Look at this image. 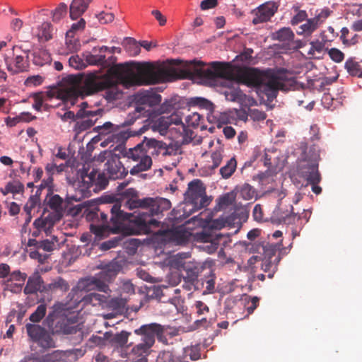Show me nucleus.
<instances>
[{
    "mask_svg": "<svg viewBox=\"0 0 362 362\" xmlns=\"http://www.w3.org/2000/svg\"><path fill=\"white\" fill-rule=\"evenodd\" d=\"M184 66L185 78L196 77L211 85H216L218 79H223L227 84L235 81L257 87L269 101L276 98L279 90H287L282 77L255 68H233L228 63L219 62H213L206 66L203 62L196 60L186 62Z\"/></svg>",
    "mask_w": 362,
    "mask_h": 362,
    "instance_id": "1",
    "label": "nucleus"
},
{
    "mask_svg": "<svg viewBox=\"0 0 362 362\" xmlns=\"http://www.w3.org/2000/svg\"><path fill=\"white\" fill-rule=\"evenodd\" d=\"M123 207L125 209H138L133 213L124 212L121 210V205L115 204L110 209L112 221H115L117 218L122 217L123 221H129L126 226L128 231L127 235L146 234L151 231V226H158L159 222L153 218L165 211L171 208V202L165 198L146 197L144 199H127Z\"/></svg>",
    "mask_w": 362,
    "mask_h": 362,
    "instance_id": "2",
    "label": "nucleus"
},
{
    "mask_svg": "<svg viewBox=\"0 0 362 362\" xmlns=\"http://www.w3.org/2000/svg\"><path fill=\"white\" fill-rule=\"evenodd\" d=\"M113 73L118 82L125 88L157 84L175 78L173 70L156 67L151 62L119 64Z\"/></svg>",
    "mask_w": 362,
    "mask_h": 362,
    "instance_id": "3",
    "label": "nucleus"
},
{
    "mask_svg": "<svg viewBox=\"0 0 362 362\" xmlns=\"http://www.w3.org/2000/svg\"><path fill=\"white\" fill-rule=\"evenodd\" d=\"M69 80L71 83L64 90V98L70 100L72 104L78 97L83 98L84 95L110 88L116 84L113 78L109 76L99 77L93 74L86 76L82 86L78 84L77 79L72 76L69 77Z\"/></svg>",
    "mask_w": 362,
    "mask_h": 362,
    "instance_id": "4",
    "label": "nucleus"
},
{
    "mask_svg": "<svg viewBox=\"0 0 362 362\" xmlns=\"http://www.w3.org/2000/svg\"><path fill=\"white\" fill-rule=\"evenodd\" d=\"M320 148L316 144L310 146L308 152H305V157L298 165L299 175L305 178L312 185V191L315 194L322 192V188L318 185L321 181V175L318 170Z\"/></svg>",
    "mask_w": 362,
    "mask_h": 362,
    "instance_id": "5",
    "label": "nucleus"
},
{
    "mask_svg": "<svg viewBox=\"0 0 362 362\" xmlns=\"http://www.w3.org/2000/svg\"><path fill=\"white\" fill-rule=\"evenodd\" d=\"M88 221H94L96 220L98 222H101L98 224L91 223L90 225V230L91 233H94L98 237H103L108 235L110 233H119L128 231L125 225H123L122 217H118L115 221H112V217L110 221L107 220V215L103 211L100 209L89 211L86 216Z\"/></svg>",
    "mask_w": 362,
    "mask_h": 362,
    "instance_id": "6",
    "label": "nucleus"
},
{
    "mask_svg": "<svg viewBox=\"0 0 362 362\" xmlns=\"http://www.w3.org/2000/svg\"><path fill=\"white\" fill-rule=\"evenodd\" d=\"M163 325L158 323H150L141 326L139 329L134 330V333L141 336L142 342L138 344L132 349V352L135 354H143L147 353L155 343V338L165 345L170 343L168 339L162 336L163 330Z\"/></svg>",
    "mask_w": 362,
    "mask_h": 362,
    "instance_id": "7",
    "label": "nucleus"
},
{
    "mask_svg": "<svg viewBox=\"0 0 362 362\" xmlns=\"http://www.w3.org/2000/svg\"><path fill=\"white\" fill-rule=\"evenodd\" d=\"M149 139L145 137L142 142L138 144L134 148H130L124 151V157L134 161H139V163L130 170V173L133 175L148 170L152 165V159L147 154L148 149L151 148V145L147 142Z\"/></svg>",
    "mask_w": 362,
    "mask_h": 362,
    "instance_id": "8",
    "label": "nucleus"
},
{
    "mask_svg": "<svg viewBox=\"0 0 362 362\" xmlns=\"http://www.w3.org/2000/svg\"><path fill=\"white\" fill-rule=\"evenodd\" d=\"M89 290L90 288H85V282H78L76 286L71 289L69 296L75 305L81 304V308L88 305L105 307L107 303V296L98 293H85V291Z\"/></svg>",
    "mask_w": 362,
    "mask_h": 362,
    "instance_id": "9",
    "label": "nucleus"
},
{
    "mask_svg": "<svg viewBox=\"0 0 362 362\" xmlns=\"http://www.w3.org/2000/svg\"><path fill=\"white\" fill-rule=\"evenodd\" d=\"M185 195L187 205H191L190 211H197L209 204V200L206 195V188L199 179H194L188 184Z\"/></svg>",
    "mask_w": 362,
    "mask_h": 362,
    "instance_id": "10",
    "label": "nucleus"
},
{
    "mask_svg": "<svg viewBox=\"0 0 362 362\" xmlns=\"http://www.w3.org/2000/svg\"><path fill=\"white\" fill-rule=\"evenodd\" d=\"M118 269L115 264H108L102 271L94 277L90 279H85L79 282H85V288H88L93 285L95 289L104 292L105 295H109L110 289L107 283L114 279L117 274Z\"/></svg>",
    "mask_w": 362,
    "mask_h": 362,
    "instance_id": "11",
    "label": "nucleus"
},
{
    "mask_svg": "<svg viewBox=\"0 0 362 362\" xmlns=\"http://www.w3.org/2000/svg\"><path fill=\"white\" fill-rule=\"evenodd\" d=\"M161 102V95L152 91H144L137 93L134 97L136 112L144 117H150L153 108Z\"/></svg>",
    "mask_w": 362,
    "mask_h": 362,
    "instance_id": "12",
    "label": "nucleus"
},
{
    "mask_svg": "<svg viewBox=\"0 0 362 362\" xmlns=\"http://www.w3.org/2000/svg\"><path fill=\"white\" fill-rule=\"evenodd\" d=\"M25 329L30 340L40 347L44 349L55 347V342L51 333L45 327L38 324L27 323Z\"/></svg>",
    "mask_w": 362,
    "mask_h": 362,
    "instance_id": "13",
    "label": "nucleus"
},
{
    "mask_svg": "<svg viewBox=\"0 0 362 362\" xmlns=\"http://www.w3.org/2000/svg\"><path fill=\"white\" fill-rule=\"evenodd\" d=\"M201 240L204 243V250L209 254L214 253L218 249L221 241L226 238L217 231L211 230L202 233L200 235Z\"/></svg>",
    "mask_w": 362,
    "mask_h": 362,
    "instance_id": "14",
    "label": "nucleus"
},
{
    "mask_svg": "<svg viewBox=\"0 0 362 362\" xmlns=\"http://www.w3.org/2000/svg\"><path fill=\"white\" fill-rule=\"evenodd\" d=\"M11 59H6L7 69L12 74L25 72L29 68V57H24L21 53H13Z\"/></svg>",
    "mask_w": 362,
    "mask_h": 362,
    "instance_id": "15",
    "label": "nucleus"
},
{
    "mask_svg": "<svg viewBox=\"0 0 362 362\" xmlns=\"http://www.w3.org/2000/svg\"><path fill=\"white\" fill-rule=\"evenodd\" d=\"M277 8L278 6L274 2H267L259 6L253 11L255 17L252 19V23L257 25L269 21L277 11Z\"/></svg>",
    "mask_w": 362,
    "mask_h": 362,
    "instance_id": "16",
    "label": "nucleus"
},
{
    "mask_svg": "<svg viewBox=\"0 0 362 362\" xmlns=\"http://www.w3.org/2000/svg\"><path fill=\"white\" fill-rule=\"evenodd\" d=\"M104 170L107 172L109 178L112 180L122 179L128 173L119 158L117 157H111L107 160Z\"/></svg>",
    "mask_w": 362,
    "mask_h": 362,
    "instance_id": "17",
    "label": "nucleus"
},
{
    "mask_svg": "<svg viewBox=\"0 0 362 362\" xmlns=\"http://www.w3.org/2000/svg\"><path fill=\"white\" fill-rule=\"evenodd\" d=\"M147 142L152 148L157 150L158 153L163 156H175L177 153V148L173 144L167 145L165 143L155 139H150Z\"/></svg>",
    "mask_w": 362,
    "mask_h": 362,
    "instance_id": "18",
    "label": "nucleus"
},
{
    "mask_svg": "<svg viewBox=\"0 0 362 362\" xmlns=\"http://www.w3.org/2000/svg\"><path fill=\"white\" fill-rule=\"evenodd\" d=\"M204 267L199 263L187 262L183 265V270L185 274L183 275L185 279L199 282L198 277L203 271Z\"/></svg>",
    "mask_w": 362,
    "mask_h": 362,
    "instance_id": "19",
    "label": "nucleus"
},
{
    "mask_svg": "<svg viewBox=\"0 0 362 362\" xmlns=\"http://www.w3.org/2000/svg\"><path fill=\"white\" fill-rule=\"evenodd\" d=\"M90 0H73L70 5L69 13L72 20L77 19L87 10Z\"/></svg>",
    "mask_w": 362,
    "mask_h": 362,
    "instance_id": "20",
    "label": "nucleus"
},
{
    "mask_svg": "<svg viewBox=\"0 0 362 362\" xmlns=\"http://www.w3.org/2000/svg\"><path fill=\"white\" fill-rule=\"evenodd\" d=\"M165 237L175 245H182L187 241L188 235L185 229L175 228L165 232Z\"/></svg>",
    "mask_w": 362,
    "mask_h": 362,
    "instance_id": "21",
    "label": "nucleus"
},
{
    "mask_svg": "<svg viewBox=\"0 0 362 362\" xmlns=\"http://www.w3.org/2000/svg\"><path fill=\"white\" fill-rule=\"evenodd\" d=\"M103 52H99L98 47H93L92 53L86 55V61L90 65L109 66L110 63L106 60Z\"/></svg>",
    "mask_w": 362,
    "mask_h": 362,
    "instance_id": "22",
    "label": "nucleus"
},
{
    "mask_svg": "<svg viewBox=\"0 0 362 362\" xmlns=\"http://www.w3.org/2000/svg\"><path fill=\"white\" fill-rule=\"evenodd\" d=\"M264 165L270 173H276L279 168V154L276 151H267L264 156Z\"/></svg>",
    "mask_w": 362,
    "mask_h": 362,
    "instance_id": "23",
    "label": "nucleus"
},
{
    "mask_svg": "<svg viewBox=\"0 0 362 362\" xmlns=\"http://www.w3.org/2000/svg\"><path fill=\"white\" fill-rule=\"evenodd\" d=\"M42 284L43 281L40 275L35 274L30 276L24 288V293L25 294L36 293L37 291H41Z\"/></svg>",
    "mask_w": 362,
    "mask_h": 362,
    "instance_id": "24",
    "label": "nucleus"
},
{
    "mask_svg": "<svg viewBox=\"0 0 362 362\" xmlns=\"http://www.w3.org/2000/svg\"><path fill=\"white\" fill-rule=\"evenodd\" d=\"M55 221L53 217L49 214L46 217H40L35 220L33 226L38 230H43L46 234L50 233L51 229L53 228Z\"/></svg>",
    "mask_w": 362,
    "mask_h": 362,
    "instance_id": "25",
    "label": "nucleus"
},
{
    "mask_svg": "<svg viewBox=\"0 0 362 362\" xmlns=\"http://www.w3.org/2000/svg\"><path fill=\"white\" fill-rule=\"evenodd\" d=\"M33 63L37 66H44L52 61L51 55L47 50L39 49L33 53Z\"/></svg>",
    "mask_w": 362,
    "mask_h": 362,
    "instance_id": "26",
    "label": "nucleus"
},
{
    "mask_svg": "<svg viewBox=\"0 0 362 362\" xmlns=\"http://www.w3.org/2000/svg\"><path fill=\"white\" fill-rule=\"evenodd\" d=\"M237 168V160L235 157L227 160L226 163L220 168L219 173L223 179L230 178Z\"/></svg>",
    "mask_w": 362,
    "mask_h": 362,
    "instance_id": "27",
    "label": "nucleus"
},
{
    "mask_svg": "<svg viewBox=\"0 0 362 362\" xmlns=\"http://www.w3.org/2000/svg\"><path fill=\"white\" fill-rule=\"evenodd\" d=\"M344 67L351 76L362 78V66L354 58L348 59Z\"/></svg>",
    "mask_w": 362,
    "mask_h": 362,
    "instance_id": "28",
    "label": "nucleus"
},
{
    "mask_svg": "<svg viewBox=\"0 0 362 362\" xmlns=\"http://www.w3.org/2000/svg\"><path fill=\"white\" fill-rule=\"evenodd\" d=\"M294 33L290 28H282L274 33V38L285 44H288L294 39Z\"/></svg>",
    "mask_w": 362,
    "mask_h": 362,
    "instance_id": "29",
    "label": "nucleus"
},
{
    "mask_svg": "<svg viewBox=\"0 0 362 362\" xmlns=\"http://www.w3.org/2000/svg\"><path fill=\"white\" fill-rule=\"evenodd\" d=\"M122 45L130 56H136L141 52L139 43L132 37H125Z\"/></svg>",
    "mask_w": 362,
    "mask_h": 362,
    "instance_id": "30",
    "label": "nucleus"
},
{
    "mask_svg": "<svg viewBox=\"0 0 362 362\" xmlns=\"http://www.w3.org/2000/svg\"><path fill=\"white\" fill-rule=\"evenodd\" d=\"M100 173L94 168H93L90 172L88 170H84L81 173V177L82 182L83 183V186L86 189H89L93 186L94 181L95 178H97L98 175Z\"/></svg>",
    "mask_w": 362,
    "mask_h": 362,
    "instance_id": "31",
    "label": "nucleus"
},
{
    "mask_svg": "<svg viewBox=\"0 0 362 362\" xmlns=\"http://www.w3.org/2000/svg\"><path fill=\"white\" fill-rule=\"evenodd\" d=\"M88 107V104L86 102H82L80 105V109L76 112V116L78 117L83 118L102 115L103 110L98 109L96 110H87Z\"/></svg>",
    "mask_w": 362,
    "mask_h": 362,
    "instance_id": "32",
    "label": "nucleus"
},
{
    "mask_svg": "<svg viewBox=\"0 0 362 362\" xmlns=\"http://www.w3.org/2000/svg\"><path fill=\"white\" fill-rule=\"evenodd\" d=\"M318 28L317 23L313 18L308 19L306 22L301 25L297 30L298 35H310L314 31Z\"/></svg>",
    "mask_w": 362,
    "mask_h": 362,
    "instance_id": "33",
    "label": "nucleus"
},
{
    "mask_svg": "<svg viewBox=\"0 0 362 362\" xmlns=\"http://www.w3.org/2000/svg\"><path fill=\"white\" fill-rule=\"evenodd\" d=\"M47 305L45 303L40 304L35 310L30 315L29 320L32 324L39 323L46 315Z\"/></svg>",
    "mask_w": 362,
    "mask_h": 362,
    "instance_id": "34",
    "label": "nucleus"
},
{
    "mask_svg": "<svg viewBox=\"0 0 362 362\" xmlns=\"http://www.w3.org/2000/svg\"><path fill=\"white\" fill-rule=\"evenodd\" d=\"M24 186L19 180H13L6 184L1 192L6 195L8 193L18 194L23 191Z\"/></svg>",
    "mask_w": 362,
    "mask_h": 362,
    "instance_id": "35",
    "label": "nucleus"
},
{
    "mask_svg": "<svg viewBox=\"0 0 362 362\" xmlns=\"http://www.w3.org/2000/svg\"><path fill=\"white\" fill-rule=\"evenodd\" d=\"M26 277L27 275L25 273H22L19 270H16L10 273L8 281H17V283L15 284V291H20L21 289L22 285L24 284L26 279Z\"/></svg>",
    "mask_w": 362,
    "mask_h": 362,
    "instance_id": "36",
    "label": "nucleus"
},
{
    "mask_svg": "<svg viewBox=\"0 0 362 362\" xmlns=\"http://www.w3.org/2000/svg\"><path fill=\"white\" fill-rule=\"evenodd\" d=\"M281 243H267L263 246V254L264 258L268 260H272V257L276 255L277 251L280 250Z\"/></svg>",
    "mask_w": 362,
    "mask_h": 362,
    "instance_id": "37",
    "label": "nucleus"
},
{
    "mask_svg": "<svg viewBox=\"0 0 362 362\" xmlns=\"http://www.w3.org/2000/svg\"><path fill=\"white\" fill-rule=\"evenodd\" d=\"M35 117L31 116V115L28 112H23L20 116L16 117H8L5 119V122L8 127H14L16 126L19 122L24 120V121H31L33 119H35Z\"/></svg>",
    "mask_w": 362,
    "mask_h": 362,
    "instance_id": "38",
    "label": "nucleus"
},
{
    "mask_svg": "<svg viewBox=\"0 0 362 362\" xmlns=\"http://www.w3.org/2000/svg\"><path fill=\"white\" fill-rule=\"evenodd\" d=\"M226 98L228 100L234 102H242L246 98V95L239 89H230L225 92Z\"/></svg>",
    "mask_w": 362,
    "mask_h": 362,
    "instance_id": "39",
    "label": "nucleus"
},
{
    "mask_svg": "<svg viewBox=\"0 0 362 362\" xmlns=\"http://www.w3.org/2000/svg\"><path fill=\"white\" fill-rule=\"evenodd\" d=\"M67 13V5L64 3H60L58 6L52 11L53 22L58 23L66 16Z\"/></svg>",
    "mask_w": 362,
    "mask_h": 362,
    "instance_id": "40",
    "label": "nucleus"
},
{
    "mask_svg": "<svg viewBox=\"0 0 362 362\" xmlns=\"http://www.w3.org/2000/svg\"><path fill=\"white\" fill-rule=\"evenodd\" d=\"M240 194L245 200H250L256 196V191L253 187L245 183L240 188Z\"/></svg>",
    "mask_w": 362,
    "mask_h": 362,
    "instance_id": "41",
    "label": "nucleus"
},
{
    "mask_svg": "<svg viewBox=\"0 0 362 362\" xmlns=\"http://www.w3.org/2000/svg\"><path fill=\"white\" fill-rule=\"evenodd\" d=\"M129 334L130 333L127 331H122L114 335L111 341L118 346L123 347L127 344Z\"/></svg>",
    "mask_w": 362,
    "mask_h": 362,
    "instance_id": "42",
    "label": "nucleus"
},
{
    "mask_svg": "<svg viewBox=\"0 0 362 362\" xmlns=\"http://www.w3.org/2000/svg\"><path fill=\"white\" fill-rule=\"evenodd\" d=\"M310 48L308 52V54L313 58L320 59V57H315V53L320 54L325 49V43L318 40L310 42Z\"/></svg>",
    "mask_w": 362,
    "mask_h": 362,
    "instance_id": "43",
    "label": "nucleus"
},
{
    "mask_svg": "<svg viewBox=\"0 0 362 362\" xmlns=\"http://www.w3.org/2000/svg\"><path fill=\"white\" fill-rule=\"evenodd\" d=\"M109 297L110 295H107V303L105 306L112 308L115 310H120L124 308L126 299L115 298L109 300Z\"/></svg>",
    "mask_w": 362,
    "mask_h": 362,
    "instance_id": "44",
    "label": "nucleus"
},
{
    "mask_svg": "<svg viewBox=\"0 0 362 362\" xmlns=\"http://www.w3.org/2000/svg\"><path fill=\"white\" fill-rule=\"evenodd\" d=\"M40 40L48 41L52 39L51 24L49 23H43L40 27V33L37 34Z\"/></svg>",
    "mask_w": 362,
    "mask_h": 362,
    "instance_id": "45",
    "label": "nucleus"
},
{
    "mask_svg": "<svg viewBox=\"0 0 362 362\" xmlns=\"http://www.w3.org/2000/svg\"><path fill=\"white\" fill-rule=\"evenodd\" d=\"M183 355L185 356V358H187L189 357L192 361H197L201 356L200 350L197 346H192L185 348Z\"/></svg>",
    "mask_w": 362,
    "mask_h": 362,
    "instance_id": "46",
    "label": "nucleus"
},
{
    "mask_svg": "<svg viewBox=\"0 0 362 362\" xmlns=\"http://www.w3.org/2000/svg\"><path fill=\"white\" fill-rule=\"evenodd\" d=\"M116 126L110 122H105L103 125H99L94 128V131L99 134H108L114 132Z\"/></svg>",
    "mask_w": 362,
    "mask_h": 362,
    "instance_id": "47",
    "label": "nucleus"
},
{
    "mask_svg": "<svg viewBox=\"0 0 362 362\" xmlns=\"http://www.w3.org/2000/svg\"><path fill=\"white\" fill-rule=\"evenodd\" d=\"M49 287L52 290L59 289L62 291H67L69 288V285L66 280L62 277H58L49 285Z\"/></svg>",
    "mask_w": 362,
    "mask_h": 362,
    "instance_id": "48",
    "label": "nucleus"
},
{
    "mask_svg": "<svg viewBox=\"0 0 362 362\" xmlns=\"http://www.w3.org/2000/svg\"><path fill=\"white\" fill-rule=\"evenodd\" d=\"M62 204L63 199L58 194L52 196L48 201L49 207L56 211H59L62 209Z\"/></svg>",
    "mask_w": 362,
    "mask_h": 362,
    "instance_id": "49",
    "label": "nucleus"
},
{
    "mask_svg": "<svg viewBox=\"0 0 362 362\" xmlns=\"http://www.w3.org/2000/svg\"><path fill=\"white\" fill-rule=\"evenodd\" d=\"M201 120H203L202 116L197 112H192L187 115L185 122L189 127H197L199 125Z\"/></svg>",
    "mask_w": 362,
    "mask_h": 362,
    "instance_id": "50",
    "label": "nucleus"
},
{
    "mask_svg": "<svg viewBox=\"0 0 362 362\" xmlns=\"http://www.w3.org/2000/svg\"><path fill=\"white\" fill-rule=\"evenodd\" d=\"M332 11L329 8H322L315 16L313 18L315 23H317L318 27L323 23L325 20L332 13Z\"/></svg>",
    "mask_w": 362,
    "mask_h": 362,
    "instance_id": "51",
    "label": "nucleus"
},
{
    "mask_svg": "<svg viewBox=\"0 0 362 362\" xmlns=\"http://www.w3.org/2000/svg\"><path fill=\"white\" fill-rule=\"evenodd\" d=\"M293 10L297 12V13L291 18V23L293 25H297L303 21H305L307 17L308 14L304 10H299L298 7L293 6Z\"/></svg>",
    "mask_w": 362,
    "mask_h": 362,
    "instance_id": "52",
    "label": "nucleus"
},
{
    "mask_svg": "<svg viewBox=\"0 0 362 362\" xmlns=\"http://www.w3.org/2000/svg\"><path fill=\"white\" fill-rule=\"evenodd\" d=\"M93 117L81 118V121L77 122L76 124L79 130L85 131L93 127L97 120V118L93 119Z\"/></svg>",
    "mask_w": 362,
    "mask_h": 362,
    "instance_id": "53",
    "label": "nucleus"
},
{
    "mask_svg": "<svg viewBox=\"0 0 362 362\" xmlns=\"http://www.w3.org/2000/svg\"><path fill=\"white\" fill-rule=\"evenodd\" d=\"M223 151L222 148H219L214 152L211 153V158L212 160V165L211 168L215 169L218 168L220 164L222 162L223 156Z\"/></svg>",
    "mask_w": 362,
    "mask_h": 362,
    "instance_id": "54",
    "label": "nucleus"
},
{
    "mask_svg": "<svg viewBox=\"0 0 362 362\" xmlns=\"http://www.w3.org/2000/svg\"><path fill=\"white\" fill-rule=\"evenodd\" d=\"M57 238H54L53 240H44L39 242V249L45 252H51L54 250Z\"/></svg>",
    "mask_w": 362,
    "mask_h": 362,
    "instance_id": "55",
    "label": "nucleus"
},
{
    "mask_svg": "<svg viewBox=\"0 0 362 362\" xmlns=\"http://www.w3.org/2000/svg\"><path fill=\"white\" fill-rule=\"evenodd\" d=\"M69 64L75 69H82L86 67V64L78 55H72L69 59Z\"/></svg>",
    "mask_w": 362,
    "mask_h": 362,
    "instance_id": "56",
    "label": "nucleus"
},
{
    "mask_svg": "<svg viewBox=\"0 0 362 362\" xmlns=\"http://www.w3.org/2000/svg\"><path fill=\"white\" fill-rule=\"evenodd\" d=\"M38 188L41 190L43 189H47V196L51 195L53 192V177L52 175H49L47 179L42 181L41 184L38 186Z\"/></svg>",
    "mask_w": 362,
    "mask_h": 362,
    "instance_id": "57",
    "label": "nucleus"
},
{
    "mask_svg": "<svg viewBox=\"0 0 362 362\" xmlns=\"http://www.w3.org/2000/svg\"><path fill=\"white\" fill-rule=\"evenodd\" d=\"M327 52L329 57L337 63L342 62L344 58V53L337 48H331Z\"/></svg>",
    "mask_w": 362,
    "mask_h": 362,
    "instance_id": "58",
    "label": "nucleus"
},
{
    "mask_svg": "<svg viewBox=\"0 0 362 362\" xmlns=\"http://www.w3.org/2000/svg\"><path fill=\"white\" fill-rule=\"evenodd\" d=\"M163 332H162V336H163L165 339H168V337L171 339L180 334V329L176 327H171L170 326L163 325Z\"/></svg>",
    "mask_w": 362,
    "mask_h": 362,
    "instance_id": "59",
    "label": "nucleus"
},
{
    "mask_svg": "<svg viewBox=\"0 0 362 362\" xmlns=\"http://www.w3.org/2000/svg\"><path fill=\"white\" fill-rule=\"evenodd\" d=\"M174 354L170 351H161L156 360V362H173Z\"/></svg>",
    "mask_w": 362,
    "mask_h": 362,
    "instance_id": "60",
    "label": "nucleus"
},
{
    "mask_svg": "<svg viewBox=\"0 0 362 362\" xmlns=\"http://www.w3.org/2000/svg\"><path fill=\"white\" fill-rule=\"evenodd\" d=\"M108 184L107 178L104 173H100L94 181L93 186L99 189H103Z\"/></svg>",
    "mask_w": 362,
    "mask_h": 362,
    "instance_id": "61",
    "label": "nucleus"
},
{
    "mask_svg": "<svg viewBox=\"0 0 362 362\" xmlns=\"http://www.w3.org/2000/svg\"><path fill=\"white\" fill-rule=\"evenodd\" d=\"M120 288L122 293L128 295H132L135 293L134 286L129 280L123 281Z\"/></svg>",
    "mask_w": 362,
    "mask_h": 362,
    "instance_id": "62",
    "label": "nucleus"
},
{
    "mask_svg": "<svg viewBox=\"0 0 362 362\" xmlns=\"http://www.w3.org/2000/svg\"><path fill=\"white\" fill-rule=\"evenodd\" d=\"M86 25V21L83 18H81L79 21L77 23H74L72 24L70 30L66 33L67 35H70L72 33H74L79 30H83Z\"/></svg>",
    "mask_w": 362,
    "mask_h": 362,
    "instance_id": "63",
    "label": "nucleus"
},
{
    "mask_svg": "<svg viewBox=\"0 0 362 362\" xmlns=\"http://www.w3.org/2000/svg\"><path fill=\"white\" fill-rule=\"evenodd\" d=\"M234 198L232 194L227 193L218 199V204L221 207L228 206L233 204Z\"/></svg>",
    "mask_w": 362,
    "mask_h": 362,
    "instance_id": "64",
    "label": "nucleus"
}]
</instances>
